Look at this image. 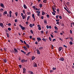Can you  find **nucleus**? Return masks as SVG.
Segmentation results:
<instances>
[{
    "instance_id": "nucleus-23",
    "label": "nucleus",
    "mask_w": 74,
    "mask_h": 74,
    "mask_svg": "<svg viewBox=\"0 0 74 74\" xmlns=\"http://www.w3.org/2000/svg\"><path fill=\"white\" fill-rule=\"evenodd\" d=\"M54 28L55 30H58V28L57 27L55 26L54 27Z\"/></svg>"
},
{
    "instance_id": "nucleus-21",
    "label": "nucleus",
    "mask_w": 74,
    "mask_h": 74,
    "mask_svg": "<svg viewBox=\"0 0 74 74\" xmlns=\"http://www.w3.org/2000/svg\"><path fill=\"white\" fill-rule=\"evenodd\" d=\"M30 27H33V25L32 24H30L29 25Z\"/></svg>"
},
{
    "instance_id": "nucleus-17",
    "label": "nucleus",
    "mask_w": 74,
    "mask_h": 74,
    "mask_svg": "<svg viewBox=\"0 0 74 74\" xmlns=\"http://www.w3.org/2000/svg\"><path fill=\"white\" fill-rule=\"evenodd\" d=\"M44 23L45 24H47V21L46 20H44Z\"/></svg>"
},
{
    "instance_id": "nucleus-12",
    "label": "nucleus",
    "mask_w": 74,
    "mask_h": 74,
    "mask_svg": "<svg viewBox=\"0 0 74 74\" xmlns=\"http://www.w3.org/2000/svg\"><path fill=\"white\" fill-rule=\"evenodd\" d=\"M37 40H38V41H41V39L39 37L37 38Z\"/></svg>"
},
{
    "instance_id": "nucleus-22",
    "label": "nucleus",
    "mask_w": 74,
    "mask_h": 74,
    "mask_svg": "<svg viewBox=\"0 0 74 74\" xmlns=\"http://www.w3.org/2000/svg\"><path fill=\"white\" fill-rule=\"evenodd\" d=\"M32 8H33L34 10H36V8L35 6H32Z\"/></svg>"
},
{
    "instance_id": "nucleus-39",
    "label": "nucleus",
    "mask_w": 74,
    "mask_h": 74,
    "mask_svg": "<svg viewBox=\"0 0 74 74\" xmlns=\"http://www.w3.org/2000/svg\"><path fill=\"white\" fill-rule=\"evenodd\" d=\"M29 72L30 73V74H34V73H33V72H32L31 71H30Z\"/></svg>"
},
{
    "instance_id": "nucleus-32",
    "label": "nucleus",
    "mask_w": 74,
    "mask_h": 74,
    "mask_svg": "<svg viewBox=\"0 0 74 74\" xmlns=\"http://www.w3.org/2000/svg\"><path fill=\"white\" fill-rule=\"evenodd\" d=\"M27 15H30L31 14V12H28L27 13Z\"/></svg>"
},
{
    "instance_id": "nucleus-30",
    "label": "nucleus",
    "mask_w": 74,
    "mask_h": 74,
    "mask_svg": "<svg viewBox=\"0 0 74 74\" xmlns=\"http://www.w3.org/2000/svg\"><path fill=\"white\" fill-rule=\"evenodd\" d=\"M45 12H42V15H45Z\"/></svg>"
},
{
    "instance_id": "nucleus-62",
    "label": "nucleus",
    "mask_w": 74,
    "mask_h": 74,
    "mask_svg": "<svg viewBox=\"0 0 74 74\" xmlns=\"http://www.w3.org/2000/svg\"><path fill=\"white\" fill-rule=\"evenodd\" d=\"M57 11H58V12H59V9H57Z\"/></svg>"
},
{
    "instance_id": "nucleus-9",
    "label": "nucleus",
    "mask_w": 74,
    "mask_h": 74,
    "mask_svg": "<svg viewBox=\"0 0 74 74\" xmlns=\"http://www.w3.org/2000/svg\"><path fill=\"white\" fill-rule=\"evenodd\" d=\"M52 10H53V12H55V13H56V11L55 10V9L53 7H52Z\"/></svg>"
},
{
    "instance_id": "nucleus-50",
    "label": "nucleus",
    "mask_w": 74,
    "mask_h": 74,
    "mask_svg": "<svg viewBox=\"0 0 74 74\" xmlns=\"http://www.w3.org/2000/svg\"><path fill=\"white\" fill-rule=\"evenodd\" d=\"M41 33H42V34H44V31H40Z\"/></svg>"
},
{
    "instance_id": "nucleus-1",
    "label": "nucleus",
    "mask_w": 74,
    "mask_h": 74,
    "mask_svg": "<svg viewBox=\"0 0 74 74\" xmlns=\"http://www.w3.org/2000/svg\"><path fill=\"white\" fill-rule=\"evenodd\" d=\"M26 73V69H25V68L24 67L23 68V73L25 74Z\"/></svg>"
},
{
    "instance_id": "nucleus-11",
    "label": "nucleus",
    "mask_w": 74,
    "mask_h": 74,
    "mask_svg": "<svg viewBox=\"0 0 74 74\" xmlns=\"http://www.w3.org/2000/svg\"><path fill=\"white\" fill-rule=\"evenodd\" d=\"M14 50L15 51L16 53H18V50L14 48Z\"/></svg>"
},
{
    "instance_id": "nucleus-56",
    "label": "nucleus",
    "mask_w": 74,
    "mask_h": 74,
    "mask_svg": "<svg viewBox=\"0 0 74 74\" xmlns=\"http://www.w3.org/2000/svg\"><path fill=\"white\" fill-rule=\"evenodd\" d=\"M50 36H51L52 38H53V35H52V34H51Z\"/></svg>"
},
{
    "instance_id": "nucleus-52",
    "label": "nucleus",
    "mask_w": 74,
    "mask_h": 74,
    "mask_svg": "<svg viewBox=\"0 0 74 74\" xmlns=\"http://www.w3.org/2000/svg\"><path fill=\"white\" fill-rule=\"evenodd\" d=\"M58 15H57L56 16V19H58L59 17H58Z\"/></svg>"
},
{
    "instance_id": "nucleus-58",
    "label": "nucleus",
    "mask_w": 74,
    "mask_h": 74,
    "mask_svg": "<svg viewBox=\"0 0 74 74\" xmlns=\"http://www.w3.org/2000/svg\"><path fill=\"white\" fill-rule=\"evenodd\" d=\"M41 19H44V16H42L41 17Z\"/></svg>"
},
{
    "instance_id": "nucleus-3",
    "label": "nucleus",
    "mask_w": 74,
    "mask_h": 74,
    "mask_svg": "<svg viewBox=\"0 0 74 74\" xmlns=\"http://www.w3.org/2000/svg\"><path fill=\"white\" fill-rule=\"evenodd\" d=\"M59 60H60V61H63L64 60V58L63 57L60 58L59 59Z\"/></svg>"
},
{
    "instance_id": "nucleus-38",
    "label": "nucleus",
    "mask_w": 74,
    "mask_h": 74,
    "mask_svg": "<svg viewBox=\"0 0 74 74\" xmlns=\"http://www.w3.org/2000/svg\"><path fill=\"white\" fill-rule=\"evenodd\" d=\"M52 14L53 15H55V14H55V13L53 12H52Z\"/></svg>"
},
{
    "instance_id": "nucleus-6",
    "label": "nucleus",
    "mask_w": 74,
    "mask_h": 74,
    "mask_svg": "<svg viewBox=\"0 0 74 74\" xmlns=\"http://www.w3.org/2000/svg\"><path fill=\"white\" fill-rule=\"evenodd\" d=\"M23 48L25 50V51H27V47H26V46H23Z\"/></svg>"
},
{
    "instance_id": "nucleus-20",
    "label": "nucleus",
    "mask_w": 74,
    "mask_h": 74,
    "mask_svg": "<svg viewBox=\"0 0 74 74\" xmlns=\"http://www.w3.org/2000/svg\"><path fill=\"white\" fill-rule=\"evenodd\" d=\"M21 62L22 63H23V62L24 63L25 62V60H21Z\"/></svg>"
},
{
    "instance_id": "nucleus-35",
    "label": "nucleus",
    "mask_w": 74,
    "mask_h": 74,
    "mask_svg": "<svg viewBox=\"0 0 74 74\" xmlns=\"http://www.w3.org/2000/svg\"><path fill=\"white\" fill-rule=\"evenodd\" d=\"M8 30L9 31H11V29L10 27L8 28Z\"/></svg>"
},
{
    "instance_id": "nucleus-33",
    "label": "nucleus",
    "mask_w": 74,
    "mask_h": 74,
    "mask_svg": "<svg viewBox=\"0 0 74 74\" xmlns=\"http://www.w3.org/2000/svg\"><path fill=\"white\" fill-rule=\"evenodd\" d=\"M4 62L5 63H7V60L6 59H5L3 60Z\"/></svg>"
},
{
    "instance_id": "nucleus-41",
    "label": "nucleus",
    "mask_w": 74,
    "mask_h": 74,
    "mask_svg": "<svg viewBox=\"0 0 74 74\" xmlns=\"http://www.w3.org/2000/svg\"><path fill=\"white\" fill-rule=\"evenodd\" d=\"M46 16H47V18H49V14H47L46 15Z\"/></svg>"
},
{
    "instance_id": "nucleus-44",
    "label": "nucleus",
    "mask_w": 74,
    "mask_h": 74,
    "mask_svg": "<svg viewBox=\"0 0 74 74\" xmlns=\"http://www.w3.org/2000/svg\"><path fill=\"white\" fill-rule=\"evenodd\" d=\"M53 71L52 70H51L50 71V73H52V72H53Z\"/></svg>"
},
{
    "instance_id": "nucleus-13",
    "label": "nucleus",
    "mask_w": 74,
    "mask_h": 74,
    "mask_svg": "<svg viewBox=\"0 0 74 74\" xmlns=\"http://www.w3.org/2000/svg\"><path fill=\"white\" fill-rule=\"evenodd\" d=\"M23 7L25 9H27V8L26 7V5L25 4H24Z\"/></svg>"
},
{
    "instance_id": "nucleus-36",
    "label": "nucleus",
    "mask_w": 74,
    "mask_h": 74,
    "mask_svg": "<svg viewBox=\"0 0 74 74\" xmlns=\"http://www.w3.org/2000/svg\"><path fill=\"white\" fill-rule=\"evenodd\" d=\"M59 17V18L60 19H62V17L61 16H59V15L58 16Z\"/></svg>"
},
{
    "instance_id": "nucleus-60",
    "label": "nucleus",
    "mask_w": 74,
    "mask_h": 74,
    "mask_svg": "<svg viewBox=\"0 0 74 74\" xmlns=\"http://www.w3.org/2000/svg\"><path fill=\"white\" fill-rule=\"evenodd\" d=\"M37 15L38 16H40V14H39V13H37Z\"/></svg>"
},
{
    "instance_id": "nucleus-57",
    "label": "nucleus",
    "mask_w": 74,
    "mask_h": 74,
    "mask_svg": "<svg viewBox=\"0 0 74 74\" xmlns=\"http://www.w3.org/2000/svg\"><path fill=\"white\" fill-rule=\"evenodd\" d=\"M59 39L60 40H61V41H63V40H62V38H59Z\"/></svg>"
},
{
    "instance_id": "nucleus-24",
    "label": "nucleus",
    "mask_w": 74,
    "mask_h": 74,
    "mask_svg": "<svg viewBox=\"0 0 74 74\" xmlns=\"http://www.w3.org/2000/svg\"><path fill=\"white\" fill-rule=\"evenodd\" d=\"M43 49V47H40L39 48V50H41V49Z\"/></svg>"
},
{
    "instance_id": "nucleus-4",
    "label": "nucleus",
    "mask_w": 74,
    "mask_h": 74,
    "mask_svg": "<svg viewBox=\"0 0 74 74\" xmlns=\"http://www.w3.org/2000/svg\"><path fill=\"white\" fill-rule=\"evenodd\" d=\"M27 16V15L25 14L24 16H22L23 19H25V18H26V17Z\"/></svg>"
},
{
    "instance_id": "nucleus-28",
    "label": "nucleus",
    "mask_w": 74,
    "mask_h": 74,
    "mask_svg": "<svg viewBox=\"0 0 74 74\" xmlns=\"http://www.w3.org/2000/svg\"><path fill=\"white\" fill-rule=\"evenodd\" d=\"M29 18H30V16H28L27 18V21H29Z\"/></svg>"
},
{
    "instance_id": "nucleus-37",
    "label": "nucleus",
    "mask_w": 74,
    "mask_h": 74,
    "mask_svg": "<svg viewBox=\"0 0 74 74\" xmlns=\"http://www.w3.org/2000/svg\"><path fill=\"white\" fill-rule=\"evenodd\" d=\"M36 13H38V14H40V11H36Z\"/></svg>"
},
{
    "instance_id": "nucleus-47",
    "label": "nucleus",
    "mask_w": 74,
    "mask_h": 74,
    "mask_svg": "<svg viewBox=\"0 0 74 74\" xmlns=\"http://www.w3.org/2000/svg\"><path fill=\"white\" fill-rule=\"evenodd\" d=\"M41 27H38V30H41Z\"/></svg>"
},
{
    "instance_id": "nucleus-31",
    "label": "nucleus",
    "mask_w": 74,
    "mask_h": 74,
    "mask_svg": "<svg viewBox=\"0 0 74 74\" xmlns=\"http://www.w3.org/2000/svg\"><path fill=\"white\" fill-rule=\"evenodd\" d=\"M26 46L27 47V48H29V45H28V44H26Z\"/></svg>"
},
{
    "instance_id": "nucleus-51",
    "label": "nucleus",
    "mask_w": 74,
    "mask_h": 74,
    "mask_svg": "<svg viewBox=\"0 0 74 74\" xmlns=\"http://www.w3.org/2000/svg\"><path fill=\"white\" fill-rule=\"evenodd\" d=\"M30 32H31V33H32V34H33V30H31Z\"/></svg>"
},
{
    "instance_id": "nucleus-2",
    "label": "nucleus",
    "mask_w": 74,
    "mask_h": 74,
    "mask_svg": "<svg viewBox=\"0 0 74 74\" xmlns=\"http://www.w3.org/2000/svg\"><path fill=\"white\" fill-rule=\"evenodd\" d=\"M36 51L37 54L38 55H40V50H38V49H36Z\"/></svg>"
},
{
    "instance_id": "nucleus-45",
    "label": "nucleus",
    "mask_w": 74,
    "mask_h": 74,
    "mask_svg": "<svg viewBox=\"0 0 74 74\" xmlns=\"http://www.w3.org/2000/svg\"><path fill=\"white\" fill-rule=\"evenodd\" d=\"M20 41H21V42H22V43H23V40H22L21 39L20 40Z\"/></svg>"
},
{
    "instance_id": "nucleus-54",
    "label": "nucleus",
    "mask_w": 74,
    "mask_h": 74,
    "mask_svg": "<svg viewBox=\"0 0 74 74\" xmlns=\"http://www.w3.org/2000/svg\"><path fill=\"white\" fill-rule=\"evenodd\" d=\"M49 40L50 41H51V37H49Z\"/></svg>"
},
{
    "instance_id": "nucleus-5",
    "label": "nucleus",
    "mask_w": 74,
    "mask_h": 74,
    "mask_svg": "<svg viewBox=\"0 0 74 74\" xmlns=\"http://www.w3.org/2000/svg\"><path fill=\"white\" fill-rule=\"evenodd\" d=\"M0 26L2 27L3 28V27H4V25H3V23H0Z\"/></svg>"
},
{
    "instance_id": "nucleus-63",
    "label": "nucleus",
    "mask_w": 74,
    "mask_h": 74,
    "mask_svg": "<svg viewBox=\"0 0 74 74\" xmlns=\"http://www.w3.org/2000/svg\"><path fill=\"white\" fill-rule=\"evenodd\" d=\"M24 44H26V42L25 41H24Z\"/></svg>"
},
{
    "instance_id": "nucleus-43",
    "label": "nucleus",
    "mask_w": 74,
    "mask_h": 74,
    "mask_svg": "<svg viewBox=\"0 0 74 74\" xmlns=\"http://www.w3.org/2000/svg\"><path fill=\"white\" fill-rule=\"evenodd\" d=\"M4 11V9H3V8L0 9L1 12H2V11Z\"/></svg>"
},
{
    "instance_id": "nucleus-48",
    "label": "nucleus",
    "mask_w": 74,
    "mask_h": 74,
    "mask_svg": "<svg viewBox=\"0 0 74 74\" xmlns=\"http://www.w3.org/2000/svg\"><path fill=\"white\" fill-rule=\"evenodd\" d=\"M70 32L71 34H72V33H73V32H72V30H70Z\"/></svg>"
},
{
    "instance_id": "nucleus-34",
    "label": "nucleus",
    "mask_w": 74,
    "mask_h": 74,
    "mask_svg": "<svg viewBox=\"0 0 74 74\" xmlns=\"http://www.w3.org/2000/svg\"><path fill=\"white\" fill-rule=\"evenodd\" d=\"M6 35L7 36V37H8L9 38L10 37V36H9V34H8V33H6Z\"/></svg>"
},
{
    "instance_id": "nucleus-61",
    "label": "nucleus",
    "mask_w": 74,
    "mask_h": 74,
    "mask_svg": "<svg viewBox=\"0 0 74 74\" xmlns=\"http://www.w3.org/2000/svg\"><path fill=\"white\" fill-rule=\"evenodd\" d=\"M69 4H70V2H67L66 3V4H67L68 5H69Z\"/></svg>"
},
{
    "instance_id": "nucleus-8",
    "label": "nucleus",
    "mask_w": 74,
    "mask_h": 74,
    "mask_svg": "<svg viewBox=\"0 0 74 74\" xmlns=\"http://www.w3.org/2000/svg\"><path fill=\"white\" fill-rule=\"evenodd\" d=\"M62 49V47H60L58 48V51L59 52H60L61 50Z\"/></svg>"
},
{
    "instance_id": "nucleus-59",
    "label": "nucleus",
    "mask_w": 74,
    "mask_h": 74,
    "mask_svg": "<svg viewBox=\"0 0 74 74\" xmlns=\"http://www.w3.org/2000/svg\"><path fill=\"white\" fill-rule=\"evenodd\" d=\"M15 22H18L17 19H16L15 20Z\"/></svg>"
},
{
    "instance_id": "nucleus-16",
    "label": "nucleus",
    "mask_w": 74,
    "mask_h": 74,
    "mask_svg": "<svg viewBox=\"0 0 74 74\" xmlns=\"http://www.w3.org/2000/svg\"><path fill=\"white\" fill-rule=\"evenodd\" d=\"M34 67H37V64H36V63H34Z\"/></svg>"
},
{
    "instance_id": "nucleus-64",
    "label": "nucleus",
    "mask_w": 74,
    "mask_h": 74,
    "mask_svg": "<svg viewBox=\"0 0 74 74\" xmlns=\"http://www.w3.org/2000/svg\"><path fill=\"white\" fill-rule=\"evenodd\" d=\"M9 14H12V12L10 11L9 12Z\"/></svg>"
},
{
    "instance_id": "nucleus-49",
    "label": "nucleus",
    "mask_w": 74,
    "mask_h": 74,
    "mask_svg": "<svg viewBox=\"0 0 74 74\" xmlns=\"http://www.w3.org/2000/svg\"><path fill=\"white\" fill-rule=\"evenodd\" d=\"M59 23H60V22H59V21H58L56 23V24H57V25H59Z\"/></svg>"
},
{
    "instance_id": "nucleus-40",
    "label": "nucleus",
    "mask_w": 74,
    "mask_h": 74,
    "mask_svg": "<svg viewBox=\"0 0 74 74\" xmlns=\"http://www.w3.org/2000/svg\"><path fill=\"white\" fill-rule=\"evenodd\" d=\"M53 70H56V68H55V67H53Z\"/></svg>"
},
{
    "instance_id": "nucleus-53",
    "label": "nucleus",
    "mask_w": 74,
    "mask_h": 74,
    "mask_svg": "<svg viewBox=\"0 0 74 74\" xmlns=\"http://www.w3.org/2000/svg\"><path fill=\"white\" fill-rule=\"evenodd\" d=\"M51 49H53V46L52 45L51 46Z\"/></svg>"
},
{
    "instance_id": "nucleus-7",
    "label": "nucleus",
    "mask_w": 74,
    "mask_h": 74,
    "mask_svg": "<svg viewBox=\"0 0 74 74\" xmlns=\"http://www.w3.org/2000/svg\"><path fill=\"white\" fill-rule=\"evenodd\" d=\"M0 5L1 7L2 8H4V7H5L4 5V4L3 3H0Z\"/></svg>"
},
{
    "instance_id": "nucleus-27",
    "label": "nucleus",
    "mask_w": 74,
    "mask_h": 74,
    "mask_svg": "<svg viewBox=\"0 0 74 74\" xmlns=\"http://www.w3.org/2000/svg\"><path fill=\"white\" fill-rule=\"evenodd\" d=\"M47 0H44L43 2H44L45 3H47Z\"/></svg>"
},
{
    "instance_id": "nucleus-25",
    "label": "nucleus",
    "mask_w": 74,
    "mask_h": 74,
    "mask_svg": "<svg viewBox=\"0 0 74 74\" xmlns=\"http://www.w3.org/2000/svg\"><path fill=\"white\" fill-rule=\"evenodd\" d=\"M42 40L45 42H46V41H47V40H46V39H45L44 38H42Z\"/></svg>"
},
{
    "instance_id": "nucleus-18",
    "label": "nucleus",
    "mask_w": 74,
    "mask_h": 74,
    "mask_svg": "<svg viewBox=\"0 0 74 74\" xmlns=\"http://www.w3.org/2000/svg\"><path fill=\"white\" fill-rule=\"evenodd\" d=\"M35 59V57L34 56H33L32 57V60H33Z\"/></svg>"
},
{
    "instance_id": "nucleus-10",
    "label": "nucleus",
    "mask_w": 74,
    "mask_h": 74,
    "mask_svg": "<svg viewBox=\"0 0 74 74\" xmlns=\"http://www.w3.org/2000/svg\"><path fill=\"white\" fill-rule=\"evenodd\" d=\"M5 14H7V11H5V12H4L3 13V15H5Z\"/></svg>"
},
{
    "instance_id": "nucleus-42",
    "label": "nucleus",
    "mask_w": 74,
    "mask_h": 74,
    "mask_svg": "<svg viewBox=\"0 0 74 74\" xmlns=\"http://www.w3.org/2000/svg\"><path fill=\"white\" fill-rule=\"evenodd\" d=\"M19 67H20V69H21L22 68V65H19Z\"/></svg>"
},
{
    "instance_id": "nucleus-29",
    "label": "nucleus",
    "mask_w": 74,
    "mask_h": 74,
    "mask_svg": "<svg viewBox=\"0 0 74 74\" xmlns=\"http://www.w3.org/2000/svg\"><path fill=\"white\" fill-rule=\"evenodd\" d=\"M73 42L71 41H70L69 42V44H70V45H73Z\"/></svg>"
},
{
    "instance_id": "nucleus-19",
    "label": "nucleus",
    "mask_w": 74,
    "mask_h": 74,
    "mask_svg": "<svg viewBox=\"0 0 74 74\" xmlns=\"http://www.w3.org/2000/svg\"><path fill=\"white\" fill-rule=\"evenodd\" d=\"M21 29L23 30H25V27H23Z\"/></svg>"
},
{
    "instance_id": "nucleus-55",
    "label": "nucleus",
    "mask_w": 74,
    "mask_h": 74,
    "mask_svg": "<svg viewBox=\"0 0 74 74\" xmlns=\"http://www.w3.org/2000/svg\"><path fill=\"white\" fill-rule=\"evenodd\" d=\"M37 26H38V27H41V25H37Z\"/></svg>"
},
{
    "instance_id": "nucleus-26",
    "label": "nucleus",
    "mask_w": 74,
    "mask_h": 74,
    "mask_svg": "<svg viewBox=\"0 0 74 74\" xmlns=\"http://www.w3.org/2000/svg\"><path fill=\"white\" fill-rule=\"evenodd\" d=\"M70 39H71V41H73V37H71L70 38Z\"/></svg>"
},
{
    "instance_id": "nucleus-15",
    "label": "nucleus",
    "mask_w": 74,
    "mask_h": 74,
    "mask_svg": "<svg viewBox=\"0 0 74 74\" xmlns=\"http://www.w3.org/2000/svg\"><path fill=\"white\" fill-rule=\"evenodd\" d=\"M39 7L40 8H42V4H39Z\"/></svg>"
},
{
    "instance_id": "nucleus-46",
    "label": "nucleus",
    "mask_w": 74,
    "mask_h": 74,
    "mask_svg": "<svg viewBox=\"0 0 74 74\" xmlns=\"http://www.w3.org/2000/svg\"><path fill=\"white\" fill-rule=\"evenodd\" d=\"M19 26L20 27L21 29V28H22V27H23V26H22V25H19Z\"/></svg>"
},
{
    "instance_id": "nucleus-14",
    "label": "nucleus",
    "mask_w": 74,
    "mask_h": 74,
    "mask_svg": "<svg viewBox=\"0 0 74 74\" xmlns=\"http://www.w3.org/2000/svg\"><path fill=\"white\" fill-rule=\"evenodd\" d=\"M32 18H34V20H35V16H34V14H33L32 15Z\"/></svg>"
}]
</instances>
